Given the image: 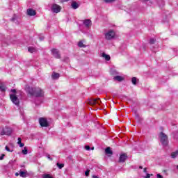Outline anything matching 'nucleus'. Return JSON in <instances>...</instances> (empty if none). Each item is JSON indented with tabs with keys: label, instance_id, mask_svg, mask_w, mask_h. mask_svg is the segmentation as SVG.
<instances>
[{
	"label": "nucleus",
	"instance_id": "nucleus-36",
	"mask_svg": "<svg viewBox=\"0 0 178 178\" xmlns=\"http://www.w3.org/2000/svg\"><path fill=\"white\" fill-rule=\"evenodd\" d=\"M143 172H144V173H147V168H145L144 169H143Z\"/></svg>",
	"mask_w": 178,
	"mask_h": 178
},
{
	"label": "nucleus",
	"instance_id": "nucleus-18",
	"mask_svg": "<svg viewBox=\"0 0 178 178\" xmlns=\"http://www.w3.org/2000/svg\"><path fill=\"white\" fill-rule=\"evenodd\" d=\"M19 176L21 177H27V172L20 171L19 172Z\"/></svg>",
	"mask_w": 178,
	"mask_h": 178
},
{
	"label": "nucleus",
	"instance_id": "nucleus-43",
	"mask_svg": "<svg viewBox=\"0 0 178 178\" xmlns=\"http://www.w3.org/2000/svg\"><path fill=\"white\" fill-rule=\"evenodd\" d=\"M48 158H49V159H52L51 158V156H49Z\"/></svg>",
	"mask_w": 178,
	"mask_h": 178
},
{
	"label": "nucleus",
	"instance_id": "nucleus-25",
	"mask_svg": "<svg viewBox=\"0 0 178 178\" xmlns=\"http://www.w3.org/2000/svg\"><path fill=\"white\" fill-rule=\"evenodd\" d=\"M85 149H86V151H90L91 149H92V151H93L94 147H92L91 148L90 146L86 145V146H85Z\"/></svg>",
	"mask_w": 178,
	"mask_h": 178
},
{
	"label": "nucleus",
	"instance_id": "nucleus-13",
	"mask_svg": "<svg viewBox=\"0 0 178 178\" xmlns=\"http://www.w3.org/2000/svg\"><path fill=\"white\" fill-rule=\"evenodd\" d=\"M102 58H104L105 59V60H107V61L111 60V56H109L108 54H106L105 53L102 54Z\"/></svg>",
	"mask_w": 178,
	"mask_h": 178
},
{
	"label": "nucleus",
	"instance_id": "nucleus-35",
	"mask_svg": "<svg viewBox=\"0 0 178 178\" xmlns=\"http://www.w3.org/2000/svg\"><path fill=\"white\" fill-rule=\"evenodd\" d=\"M151 177V175L149 174H147V176L145 177V178H150Z\"/></svg>",
	"mask_w": 178,
	"mask_h": 178
},
{
	"label": "nucleus",
	"instance_id": "nucleus-20",
	"mask_svg": "<svg viewBox=\"0 0 178 178\" xmlns=\"http://www.w3.org/2000/svg\"><path fill=\"white\" fill-rule=\"evenodd\" d=\"M78 46L80 47V48H86L87 46L86 44H84V43H83V42H79L78 43Z\"/></svg>",
	"mask_w": 178,
	"mask_h": 178
},
{
	"label": "nucleus",
	"instance_id": "nucleus-16",
	"mask_svg": "<svg viewBox=\"0 0 178 178\" xmlns=\"http://www.w3.org/2000/svg\"><path fill=\"white\" fill-rule=\"evenodd\" d=\"M114 80H116L117 81H123L124 78H123L122 76H115L114 77Z\"/></svg>",
	"mask_w": 178,
	"mask_h": 178
},
{
	"label": "nucleus",
	"instance_id": "nucleus-34",
	"mask_svg": "<svg viewBox=\"0 0 178 178\" xmlns=\"http://www.w3.org/2000/svg\"><path fill=\"white\" fill-rule=\"evenodd\" d=\"M19 145V147H24V143H18Z\"/></svg>",
	"mask_w": 178,
	"mask_h": 178
},
{
	"label": "nucleus",
	"instance_id": "nucleus-26",
	"mask_svg": "<svg viewBox=\"0 0 178 178\" xmlns=\"http://www.w3.org/2000/svg\"><path fill=\"white\" fill-rule=\"evenodd\" d=\"M57 166H58V168H59V169H62V168H63V166H65V164H63V163H57Z\"/></svg>",
	"mask_w": 178,
	"mask_h": 178
},
{
	"label": "nucleus",
	"instance_id": "nucleus-46",
	"mask_svg": "<svg viewBox=\"0 0 178 178\" xmlns=\"http://www.w3.org/2000/svg\"><path fill=\"white\" fill-rule=\"evenodd\" d=\"M172 158H175V156H173Z\"/></svg>",
	"mask_w": 178,
	"mask_h": 178
},
{
	"label": "nucleus",
	"instance_id": "nucleus-42",
	"mask_svg": "<svg viewBox=\"0 0 178 178\" xmlns=\"http://www.w3.org/2000/svg\"><path fill=\"white\" fill-rule=\"evenodd\" d=\"M139 169H143V166H139Z\"/></svg>",
	"mask_w": 178,
	"mask_h": 178
},
{
	"label": "nucleus",
	"instance_id": "nucleus-27",
	"mask_svg": "<svg viewBox=\"0 0 178 178\" xmlns=\"http://www.w3.org/2000/svg\"><path fill=\"white\" fill-rule=\"evenodd\" d=\"M27 147H24V149H22V154H24V155H27Z\"/></svg>",
	"mask_w": 178,
	"mask_h": 178
},
{
	"label": "nucleus",
	"instance_id": "nucleus-28",
	"mask_svg": "<svg viewBox=\"0 0 178 178\" xmlns=\"http://www.w3.org/2000/svg\"><path fill=\"white\" fill-rule=\"evenodd\" d=\"M174 138H175V140H178V131L174 134Z\"/></svg>",
	"mask_w": 178,
	"mask_h": 178
},
{
	"label": "nucleus",
	"instance_id": "nucleus-17",
	"mask_svg": "<svg viewBox=\"0 0 178 178\" xmlns=\"http://www.w3.org/2000/svg\"><path fill=\"white\" fill-rule=\"evenodd\" d=\"M126 159H127V157H126V156H120L119 159H118V162L122 163L126 161Z\"/></svg>",
	"mask_w": 178,
	"mask_h": 178
},
{
	"label": "nucleus",
	"instance_id": "nucleus-19",
	"mask_svg": "<svg viewBox=\"0 0 178 178\" xmlns=\"http://www.w3.org/2000/svg\"><path fill=\"white\" fill-rule=\"evenodd\" d=\"M29 52H31V54H33V52H37V49L34 47H29L28 48Z\"/></svg>",
	"mask_w": 178,
	"mask_h": 178
},
{
	"label": "nucleus",
	"instance_id": "nucleus-5",
	"mask_svg": "<svg viewBox=\"0 0 178 178\" xmlns=\"http://www.w3.org/2000/svg\"><path fill=\"white\" fill-rule=\"evenodd\" d=\"M12 129L8 127L3 128L1 131V136H10L12 134Z\"/></svg>",
	"mask_w": 178,
	"mask_h": 178
},
{
	"label": "nucleus",
	"instance_id": "nucleus-1",
	"mask_svg": "<svg viewBox=\"0 0 178 178\" xmlns=\"http://www.w3.org/2000/svg\"><path fill=\"white\" fill-rule=\"evenodd\" d=\"M19 92L16 90V89H12L10 90V98L11 102L16 106H19L20 105V99H19Z\"/></svg>",
	"mask_w": 178,
	"mask_h": 178
},
{
	"label": "nucleus",
	"instance_id": "nucleus-40",
	"mask_svg": "<svg viewBox=\"0 0 178 178\" xmlns=\"http://www.w3.org/2000/svg\"><path fill=\"white\" fill-rule=\"evenodd\" d=\"M65 60V62H67V60H69V58H66Z\"/></svg>",
	"mask_w": 178,
	"mask_h": 178
},
{
	"label": "nucleus",
	"instance_id": "nucleus-14",
	"mask_svg": "<svg viewBox=\"0 0 178 178\" xmlns=\"http://www.w3.org/2000/svg\"><path fill=\"white\" fill-rule=\"evenodd\" d=\"M83 24L86 27H91V21L90 19H85L83 21Z\"/></svg>",
	"mask_w": 178,
	"mask_h": 178
},
{
	"label": "nucleus",
	"instance_id": "nucleus-15",
	"mask_svg": "<svg viewBox=\"0 0 178 178\" xmlns=\"http://www.w3.org/2000/svg\"><path fill=\"white\" fill-rule=\"evenodd\" d=\"M60 76V75L59 74V73H56V72H54L51 74V79H53V80H58V79Z\"/></svg>",
	"mask_w": 178,
	"mask_h": 178
},
{
	"label": "nucleus",
	"instance_id": "nucleus-30",
	"mask_svg": "<svg viewBox=\"0 0 178 178\" xmlns=\"http://www.w3.org/2000/svg\"><path fill=\"white\" fill-rule=\"evenodd\" d=\"M155 39L152 38L149 40V44H155Z\"/></svg>",
	"mask_w": 178,
	"mask_h": 178
},
{
	"label": "nucleus",
	"instance_id": "nucleus-21",
	"mask_svg": "<svg viewBox=\"0 0 178 178\" xmlns=\"http://www.w3.org/2000/svg\"><path fill=\"white\" fill-rule=\"evenodd\" d=\"M6 151H8V152H13V149H12L10 147L6 145L5 147Z\"/></svg>",
	"mask_w": 178,
	"mask_h": 178
},
{
	"label": "nucleus",
	"instance_id": "nucleus-33",
	"mask_svg": "<svg viewBox=\"0 0 178 178\" xmlns=\"http://www.w3.org/2000/svg\"><path fill=\"white\" fill-rule=\"evenodd\" d=\"M157 178H163V177L160 174H157Z\"/></svg>",
	"mask_w": 178,
	"mask_h": 178
},
{
	"label": "nucleus",
	"instance_id": "nucleus-8",
	"mask_svg": "<svg viewBox=\"0 0 178 178\" xmlns=\"http://www.w3.org/2000/svg\"><path fill=\"white\" fill-rule=\"evenodd\" d=\"M60 6L58 4H52L51 6V12H53V13H59V12H60Z\"/></svg>",
	"mask_w": 178,
	"mask_h": 178
},
{
	"label": "nucleus",
	"instance_id": "nucleus-9",
	"mask_svg": "<svg viewBox=\"0 0 178 178\" xmlns=\"http://www.w3.org/2000/svg\"><path fill=\"white\" fill-rule=\"evenodd\" d=\"M51 52L54 58L56 59H60V53L59 52V50L57 49H52Z\"/></svg>",
	"mask_w": 178,
	"mask_h": 178
},
{
	"label": "nucleus",
	"instance_id": "nucleus-2",
	"mask_svg": "<svg viewBox=\"0 0 178 178\" xmlns=\"http://www.w3.org/2000/svg\"><path fill=\"white\" fill-rule=\"evenodd\" d=\"M29 94H31V95H33L34 97H38L40 98L44 97V90H42V89L40 88H31L29 90Z\"/></svg>",
	"mask_w": 178,
	"mask_h": 178
},
{
	"label": "nucleus",
	"instance_id": "nucleus-7",
	"mask_svg": "<svg viewBox=\"0 0 178 178\" xmlns=\"http://www.w3.org/2000/svg\"><path fill=\"white\" fill-rule=\"evenodd\" d=\"M39 123L42 127H48L49 126V123H48V120L45 118H40Z\"/></svg>",
	"mask_w": 178,
	"mask_h": 178
},
{
	"label": "nucleus",
	"instance_id": "nucleus-22",
	"mask_svg": "<svg viewBox=\"0 0 178 178\" xmlns=\"http://www.w3.org/2000/svg\"><path fill=\"white\" fill-rule=\"evenodd\" d=\"M105 3H113V2H116V0H103Z\"/></svg>",
	"mask_w": 178,
	"mask_h": 178
},
{
	"label": "nucleus",
	"instance_id": "nucleus-29",
	"mask_svg": "<svg viewBox=\"0 0 178 178\" xmlns=\"http://www.w3.org/2000/svg\"><path fill=\"white\" fill-rule=\"evenodd\" d=\"M85 176H90V170H87L86 172H85Z\"/></svg>",
	"mask_w": 178,
	"mask_h": 178
},
{
	"label": "nucleus",
	"instance_id": "nucleus-31",
	"mask_svg": "<svg viewBox=\"0 0 178 178\" xmlns=\"http://www.w3.org/2000/svg\"><path fill=\"white\" fill-rule=\"evenodd\" d=\"M127 155V153L122 152V153L120 154V156H126Z\"/></svg>",
	"mask_w": 178,
	"mask_h": 178
},
{
	"label": "nucleus",
	"instance_id": "nucleus-41",
	"mask_svg": "<svg viewBox=\"0 0 178 178\" xmlns=\"http://www.w3.org/2000/svg\"><path fill=\"white\" fill-rule=\"evenodd\" d=\"M143 1H144V2H148V1L149 0H143Z\"/></svg>",
	"mask_w": 178,
	"mask_h": 178
},
{
	"label": "nucleus",
	"instance_id": "nucleus-10",
	"mask_svg": "<svg viewBox=\"0 0 178 178\" xmlns=\"http://www.w3.org/2000/svg\"><path fill=\"white\" fill-rule=\"evenodd\" d=\"M37 15V13L35 12V10L32 8H29L27 10V15L28 16H35Z\"/></svg>",
	"mask_w": 178,
	"mask_h": 178
},
{
	"label": "nucleus",
	"instance_id": "nucleus-24",
	"mask_svg": "<svg viewBox=\"0 0 178 178\" xmlns=\"http://www.w3.org/2000/svg\"><path fill=\"white\" fill-rule=\"evenodd\" d=\"M0 91H6V87L3 85H0Z\"/></svg>",
	"mask_w": 178,
	"mask_h": 178
},
{
	"label": "nucleus",
	"instance_id": "nucleus-32",
	"mask_svg": "<svg viewBox=\"0 0 178 178\" xmlns=\"http://www.w3.org/2000/svg\"><path fill=\"white\" fill-rule=\"evenodd\" d=\"M21 143H22V138H18L17 144H20Z\"/></svg>",
	"mask_w": 178,
	"mask_h": 178
},
{
	"label": "nucleus",
	"instance_id": "nucleus-45",
	"mask_svg": "<svg viewBox=\"0 0 178 178\" xmlns=\"http://www.w3.org/2000/svg\"><path fill=\"white\" fill-rule=\"evenodd\" d=\"M64 1H69V0H64Z\"/></svg>",
	"mask_w": 178,
	"mask_h": 178
},
{
	"label": "nucleus",
	"instance_id": "nucleus-37",
	"mask_svg": "<svg viewBox=\"0 0 178 178\" xmlns=\"http://www.w3.org/2000/svg\"><path fill=\"white\" fill-rule=\"evenodd\" d=\"M19 175H20V173H19V172L15 173V176H19Z\"/></svg>",
	"mask_w": 178,
	"mask_h": 178
},
{
	"label": "nucleus",
	"instance_id": "nucleus-44",
	"mask_svg": "<svg viewBox=\"0 0 178 178\" xmlns=\"http://www.w3.org/2000/svg\"><path fill=\"white\" fill-rule=\"evenodd\" d=\"M1 156H5V154H1Z\"/></svg>",
	"mask_w": 178,
	"mask_h": 178
},
{
	"label": "nucleus",
	"instance_id": "nucleus-39",
	"mask_svg": "<svg viewBox=\"0 0 178 178\" xmlns=\"http://www.w3.org/2000/svg\"><path fill=\"white\" fill-rule=\"evenodd\" d=\"M3 159V156L0 157V161H2Z\"/></svg>",
	"mask_w": 178,
	"mask_h": 178
},
{
	"label": "nucleus",
	"instance_id": "nucleus-3",
	"mask_svg": "<svg viewBox=\"0 0 178 178\" xmlns=\"http://www.w3.org/2000/svg\"><path fill=\"white\" fill-rule=\"evenodd\" d=\"M116 37V32L113 29H110L104 33V38L106 41H111Z\"/></svg>",
	"mask_w": 178,
	"mask_h": 178
},
{
	"label": "nucleus",
	"instance_id": "nucleus-4",
	"mask_svg": "<svg viewBox=\"0 0 178 178\" xmlns=\"http://www.w3.org/2000/svg\"><path fill=\"white\" fill-rule=\"evenodd\" d=\"M159 138H160V141L162 144V145H163L164 147H166V145H168V136L165 134H163V132H161L159 134Z\"/></svg>",
	"mask_w": 178,
	"mask_h": 178
},
{
	"label": "nucleus",
	"instance_id": "nucleus-12",
	"mask_svg": "<svg viewBox=\"0 0 178 178\" xmlns=\"http://www.w3.org/2000/svg\"><path fill=\"white\" fill-rule=\"evenodd\" d=\"M105 152L107 155H113V152L112 151V149H111L110 147H108L105 149Z\"/></svg>",
	"mask_w": 178,
	"mask_h": 178
},
{
	"label": "nucleus",
	"instance_id": "nucleus-23",
	"mask_svg": "<svg viewBox=\"0 0 178 178\" xmlns=\"http://www.w3.org/2000/svg\"><path fill=\"white\" fill-rule=\"evenodd\" d=\"M131 82L134 84V86H136L137 84V78L136 77H133L131 79Z\"/></svg>",
	"mask_w": 178,
	"mask_h": 178
},
{
	"label": "nucleus",
	"instance_id": "nucleus-38",
	"mask_svg": "<svg viewBox=\"0 0 178 178\" xmlns=\"http://www.w3.org/2000/svg\"><path fill=\"white\" fill-rule=\"evenodd\" d=\"M92 178H98V177L95 176V175H92Z\"/></svg>",
	"mask_w": 178,
	"mask_h": 178
},
{
	"label": "nucleus",
	"instance_id": "nucleus-11",
	"mask_svg": "<svg viewBox=\"0 0 178 178\" xmlns=\"http://www.w3.org/2000/svg\"><path fill=\"white\" fill-rule=\"evenodd\" d=\"M80 7V4L78 3L76 1H72V4H71V8H72V9H78V8Z\"/></svg>",
	"mask_w": 178,
	"mask_h": 178
},
{
	"label": "nucleus",
	"instance_id": "nucleus-6",
	"mask_svg": "<svg viewBox=\"0 0 178 178\" xmlns=\"http://www.w3.org/2000/svg\"><path fill=\"white\" fill-rule=\"evenodd\" d=\"M99 102H101V100L99 98L97 99H88V104L89 105H91L92 106H94V105H99Z\"/></svg>",
	"mask_w": 178,
	"mask_h": 178
}]
</instances>
